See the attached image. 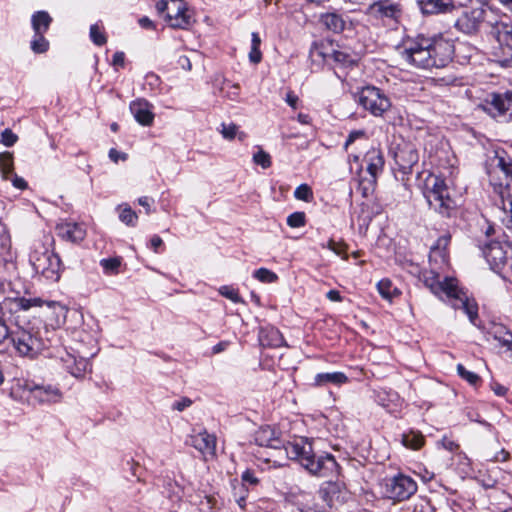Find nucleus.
Listing matches in <instances>:
<instances>
[{
    "instance_id": "nucleus-1",
    "label": "nucleus",
    "mask_w": 512,
    "mask_h": 512,
    "mask_svg": "<svg viewBox=\"0 0 512 512\" xmlns=\"http://www.w3.org/2000/svg\"><path fill=\"white\" fill-rule=\"evenodd\" d=\"M398 51L407 64L428 70L446 67L453 59L455 46L454 41L443 33H419L407 37Z\"/></svg>"
},
{
    "instance_id": "nucleus-2",
    "label": "nucleus",
    "mask_w": 512,
    "mask_h": 512,
    "mask_svg": "<svg viewBox=\"0 0 512 512\" xmlns=\"http://www.w3.org/2000/svg\"><path fill=\"white\" fill-rule=\"evenodd\" d=\"M286 457L298 461L310 474L330 477L339 473V465L329 453L316 454L308 438L299 437L286 446Z\"/></svg>"
},
{
    "instance_id": "nucleus-3",
    "label": "nucleus",
    "mask_w": 512,
    "mask_h": 512,
    "mask_svg": "<svg viewBox=\"0 0 512 512\" xmlns=\"http://www.w3.org/2000/svg\"><path fill=\"white\" fill-rule=\"evenodd\" d=\"M424 285L437 296L444 294L454 309H462L472 324H476L478 318V305L474 299L469 298L467 292L458 286L455 278L445 277L441 280L440 275L430 271L424 274Z\"/></svg>"
},
{
    "instance_id": "nucleus-4",
    "label": "nucleus",
    "mask_w": 512,
    "mask_h": 512,
    "mask_svg": "<svg viewBox=\"0 0 512 512\" xmlns=\"http://www.w3.org/2000/svg\"><path fill=\"white\" fill-rule=\"evenodd\" d=\"M18 355L33 359L43 350L47 349L50 340L42 336L41 331L34 326L27 327L17 325L11 330L8 339Z\"/></svg>"
},
{
    "instance_id": "nucleus-5",
    "label": "nucleus",
    "mask_w": 512,
    "mask_h": 512,
    "mask_svg": "<svg viewBox=\"0 0 512 512\" xmlns=\"http://www.w3.org/2000/svg\"><path fill=\"white\" fill-rule=\"evenodd\" d=\"M423 194L429 207L443 217H451L456 209V202L450 197L445 180L439 176L427 177Z\"/></svg>"
},
{
    "instance_id": "nucleus-6",
    "label": "nucleus",
    "mask_w": 512,
    "mask_h": 512,
    "mask_svg": "<svg viewBox=\"0 0 512 512\" xmlns=\"http://www.w3.org/2000/svg\"><path fill=\"white\" fill-rule=\"evenodd\" d=\"M489 14L483 5L463 7L454 22V28L464 35L478 36L486 30Z\"/></svg>"
},
{
    "instance_id": "nucleus-7",
    "label": "nucleus",
    "mask_w": 512,
    "mask_h": 512,
    "mask_svg": "<svg viewBox=\"0 0 512 512\" xmlns=\"http://www.w3.org/2000/svg\"><path fill=\"white\" fill-rule=\"evenodd\" d=\"M160 14L165 13V20L172 28L187 29L192 24V17L183 0H160L156 3Z\"/></svg>"
},
{
    "instance_id": "nucleus-8",
    "label": "nucleus",
    "mask_w": 512,
    "mask_h": 512,
    "mask_svg": "<svg viewBox=\"0 0 512 512\" xmlns=\"http://www.w3.org/2000/svg\"><path fill=\"white\" fill-rule=\"evenodd\" d=\"M357 101L366 111L375 117H381L391 107L388 96L375 86L363 87L357 95Z\"/></svg>"
},
{
    "instance_id": "nucleus-9",
    "label": "nucleus",
    "mask_w": 512,
    "mask_h": 512,
    "mask_svg": "<svg viewBox=\"0 0 512 512\" xmlns=\"http://www.w3.org/2000/svg\"><path fill=\"white\" fill-rule=\"evenodd\" d=\"M30 261L36 273H40L51 281L59 280L62 262L57 253L48 250L40 254L35 253L31 256Z\"/></svg>"
},
{
    "instance_id": "nucleus-10",
    "label": "nucleus",
    "mask_w": 512,
    "mask_h": 512,
    "mask_svg": "<svg viewBox=\"0 0 512 512\" xmlns=\"http://www.w3.org/2000/svg\"><path fill=\"white\" fill-rule=\"evenodd\" d=\"M309 55L314 62L332 59L340 67H351L356 64V59L349 52L332 49L324 43L314 42L310 48Z\"/></svg>"
},
{
    "instance_id": "nucleus-11",
    "label": "nucleus",
    "mask_w": 512,
    "mask_h": 512,
    "mask_svg": "<svg viewBox=\"0 0 512 512\" xmlns=\"http://www.w3.org/2000/svg\"><path fill=\"white\" fill-rule=\"evenodd\" d=\"M417 491V483L410 476L398 474L388 480L386 484V494L389 499L394 501H404L409 499Z\"/></svg>"
},
{
    "instance_id": "nucleus-12",
    "label": "nucleus",
    "mask_w": 512,
    "mask_h": 512,
    "mask_svg": "<svg viewBox=\"0 0 512 512\" xmlns=\"http://www.w3.org/2000/svg\"><path fill=\"white\" fill-rule=\"evenodd\" d=\"M393 157L401 173H412L413 167L419 161V153L416 145L409 141L398 143L393 150Z\"/></svg>"
},
{
    "instance_id": "nucleus-13",
    "label": "nucleus",
    "mask_w": 512,
    "mask_h": 512,
    "mask_svg": "<svg viewBox=\"0 0 512 512\" xmlns=\"http://www.w3.org/2000/svg\"><path fill=\"white\" fill-rule=\"evenodd\" d=\"M487 110L500 121H512V92L492 93L491 100L487 102Z\"/></svg>"
},
{
    "instance_id": "nucleus-14",
    "label": "nucleus",
    "mask_w": 512,
    "mask_h": 512,
    "mask_svg": "<svg viewBox=\"0 0 512 512\" xmlns=\"http://www.w3.org/2000/svg\"><path fill=\"white\" fill-rule=\"evenodd\" d=\"M255 443L260 447L277 450L286 455V446L290 443L281 439L280 432L270 426L260 427L254 435Z\"/></svg>"
},
{
    "instance_id": "nucleus-15",
    "label": "nucleus",
    "mask_w": 512,
    "mask_h": 512,
    "mask_svg": "<svg viewBox=\"0 0 512 512\" xmlns=\"http://www.w3.org/2000/svg\"><path fill=\"white\" fill-rule=\"evenodd\" d=\"M366 13L376 19L398 21L402 15V6L392 0H377L368 6Z\"/></svg>"
},
{
    "instance_id": "nucleus-16",
    "label": "nucleus",
    "mask_w": 512,
    "mask_h": 512,
    "mask_svg": "<svg viewBox=\"0 0 512 512\" xmlns=\"http://www.w3.org/2000/svg\"><path fill=\"white\" fill-rule=\"evenodd\" d=\"M26 387L32 398L37 400L39 403H57L61 401L63 396L60 388L52 384L32 383L27 384Z\"/></svg>"
},
{
    "instance_id": "nucleus-17",
    "label": "nucleus",
    "mask_w": 512,
    "mask_h": 512,
    "mask_svg": "<svg viewBox=\"0 0 512 512\" xmlns=\"http://www.w3.org/2000/svg\"><path fill=\"white\" fill-rule=\"evenodd\" d=\"M363 162L366 164V170L371 177L370 184L373 185L384 169L383 152L379 148L372 147L365 153Z\"/></svg>"
},
{
    "instance_id": "nucleus-18",
    "label": "nucleus",
    "mask_w": 512,
    "mask_h": 512,
    "mask_svg": "<svg viewBox=\"0 0 512 512\" xmlns=\"http://www.w3.org/2000/svg\"><path fill=\"white\" fill-rule=\"evenodd\" d=\"M64 369L75 378H83L90 367L88 358L65 352L61 356Z\"/></svg>"
},
{
    "instance_id": "nucleus-19",
    "label": "nucleus",
    "mask_w": 512,
    "mask_h": 512,
    "mask_svg": "<svg viewBox=\"0 0 512 512\" xmlns=\"http://www.w3.org/2000/svg\"><path fill=\"white\" fill-rule=\"evenodd\" d=\"M130 111L142 126H151L154 121L153 105L146 99H136L130 103Z\"/></svg>"
},
{
    "instance_id": "nucleus-20",
    "label": "nucleus",
    "mask_w": 512,
    "mask_h": 512,
    "mask_svg": "<svg viewBox=\"0 0 512 512\" xmlns=\"http://www.w3.org/2000/svg\"><path fill=\"white\" fill-rule=\"evenodd\" d=\"M482 253L493 269L501 268L507 259V252L499 241H490L482 248Z\"/></svg>"
},
{
    "instance_id": "nucleus-21",
    "label": "nucleus",
    "mask_w": 512,
    "mask_h": 512,
    "mask_svg": "<svg viewBox=\"0 0 512 512\" xmlns=\"http://www.w3.org/2000/svg\"><path fill=\"white\" fill-rule=\"evenodd\" d=\"M57 235L68 242L79 243L86 237V229L76 222H63L56 226Z\"/></svg>"
},
{
    "instance_id": "nucleus-22",
    "label": "nucleus",
    "mask_w": 512,
    "mask_h": 512,
    "mask_svg": "<svg viewBox=\"0 0 512 512\" xmlns=\"http://www.w3.org/2000/svg\"><path fill=\"white\" fill-rule=\"evenodd\" d=\"M187 443L202 454L215 455L216 437L213 434H209L206 430L191 435Z\"/></svg>"
},
{
    "instance_id": "nucleus-23",
    "label": "nucleus",
    "mask_w": 512,
    "mask_h": 512,
    "mask_svg": "<svg viewBox=\"0 0 512 512\" xmlns=\"http://www.w3.org/2000/svg\"><path fill=\"white\" fill-rule=\"evenodd\" d=\"M423 15L450 13L455 9L453 0H416Z\"/></svg>"
},
{
    "instance_id": "nucleus-24",
    "label": "nucleus",
    "mask_w": 512,
    "mask_h": 512,
    "mask_svg": "<svg viewBox=\"0 0 512 512\" xmlns=\"http://www.w3.org/2000/svg\"><path fill=\"white\" fill-rule=\"evenodd\" d=\"M451 241V235L449 233L441 235L436 242L431 246L429 260L436 264H447L448 262V251L447 247Z\"/></svg>"
},
{
    "instance_id": "nucleus-25",
    "label": "nucleus",
    "mask_w": 512,
    "mask_h": 512,
    "mask_svg": "<svg viewBox=\"0 0 512 512\" xmlns=\"http://www.w3.org/2000/svg\"><path fill=\"white\" fill-rule=\"evenodd\" d=\"M259 342L263 347L279 348L287 346L282 333L273 326L260 329Z\"/></svg>"
},
{
    "instance_id": "nucleus-26",
    "label": "nucleus",
    "mask_w": 512,
    "mask_h": 512,
    "mask_svg": "<svg viewBox=\"0 0 512 512\" xmlns=\"http://www.w3.org/2000/svg\"><path fill=\"white\" fill-rule=\"evenodd\" d=\"M319 22L325 27V29L336 34L342 33L346 26V21L343 15L336 11L320 14Z\"/></svg>"
},
{
    "instance_id": "nucleus-27",
    "label": "nucleus",
    "mask_w": 512,
    "mask_h": 512,
    "mask_svg": "<svg viewBox=\"0 0 512 512\" xmlns=\"http://www.w3.org/2000/svg\"><path fill=\"white\" fill-rule=\"evenodd\" d=\"M491 165L498 168L506 177L512 180V158L505 150H497L490 158Z\"/></svg>"
},
{
    "instance_id": "nucleus-28",
    "label": "nucleus",
    "mask_w": 512,
    "mask_h": 512,
    "mask_svg": "<svg viewBox=\"0 0 512 512\" xmlns=\"http://www.w3.org/2000/svg\"><path fill=\"white\" fill-rule=\"evenodd\" d=\"M347 382H348V377L343 372L318 373L314 377V385L315 386H324L327 384L341 386Z\"/></svg>"
},
{
    "instance_id": "nucleus-29",
    "label": "nucleus",
    "mask_w": 512,
    "mask_h": 512,
    "mask_svg": "<svg viewBox=\"0 0 512 512\" xmlns=\"http://www.w3.org/2000/svg\"><path fill=\"white\" fill-rule=\"evenodd\" d=\"M401 444L411 450H419L425 443V437L423 434L414 429H410L407 432L399 435Z\"/></svg>"
},
{
    "instance_id": "nucleus-30",
    "label": "nucleus",
    "mask_w": 512,
    "mask_h": 512,
    "mask_svg": "<svg viewBox=\"0 0 512 512\" xmlns=\"http://www.w3.org/2000/svg\"><path fill=\"white\" fill-rule=\"evenodd\" d=\"M52 18L46 11H37L31 17L34 33H46L51 25Z\"/></svg>"
},
{
    "instance_id": "nucleus-31",
    "label": "nucleus",
    "mask_w": 512,
    "mask_h": 512,
    "mask_svg": "<svg viewBox=\"0 0 512 512\" xmlns=\"http://www.w3.org/2000/svg\"><path fill=\"white\" fill-rule=\"evenodd\" d=\"M489 334L497 340L501 346L512 351V332L503 325H494Z\"/></svg>"
},
{
    "instance_id": "nucleus-32",
    "label": "nucleus",
    "mask_w": 512,
    "mask_h": 512,
    "mask_svg": "<svg viewBox=\"0 0 512 512\" xmlns=\"http://www.w3.org/2000/svg\"><path fill=\"white\" fill-rule=\"evenodd\" d=\"M377 290L384 299L389 301L400 294L398 288L394 287L391 280L387 278L382 279L377 283Z\"/></svg>"
},
{
    "instance_id": "nucleus-33",
    "label": "nucleus",
    "mask_w": 512,
    "mask_h": 512,
    "mask_svg": "<svg viewBox=\"0 0 512 512\" xmlns=\"http://www.w3.org/2000/svg\"><path fill=\"white\" fill-rule=\"evenodd\" d=\"M497 62L505 68H512V45H499L498 51L495 53Z\"/></svg>"
},
{
    "instance_id": "nucleus-34",
    "label": "nucleus",
    "mask_w": 512,
    "mask_h": 512,
    "mask_svg": "<svg viewBox=\"0 0 512 512\" xmlns=\"http://www.w3.org/2000/svg\"><path fill=\"white\" fill-rule=\"evenodd\" d=\"M261 38L257 32L251 34V50L249 52V60L253 64H258L262 60V53L260 51Z\"/></svg>"
},
{
    "instance_id": "nucleus-35",
    "label": "nucleus",
    "mask_w": 512,
    "mask_h": 512,
    "mask_svg": "<svg viewBox=\"0 0 512 512\" xmlns=\"http://www.w3.org/2000/svg\"><path fill=\"white\" fill-rule=\"evenodd\" d=\"M44 301L41 298L18 297L11 301V304L19 310H28L31 307H41Z\"/></svg>"
},
{
    "instance_id": "nucleus-36",
    "label": "nucleus",
    "mask_w": 512,
    "mask_h": 512,
    "mask_svg": "<svg viewBox=\"0 0 512 512\" xmlns=\"http://www.w3.org/2000/svg\"><path fill=\"white\" fill-rule=\"evenodd\" d=\"M120 213L119 219L127 226L135 227L138 220V215L131 207L127 204L119 206Z\"/></svg>"
},
{
    "instance_id": "nucleus-37",
    "label": "nucleus",
    "mask_w": 512,
    "mask_h": 512,
    "mask_svg": "<svg viewBox=\"0 0 512 512\" xmlns=\"http://www.w3.org/2000/svg\"><path fill=\"white\" fill-rule=\"evenodd\" d=\"M509 23L504 21H491L489 19V24L486 26V32L494 38L498 43L500 42L502 36L504 35V30L507 29Z\"/></svg>"
},
{
    "instance_id": "nucleus-38",
    "label": "nucleus",
    "mask_w": 512,
    "mask_h": 512,
    "mask_svg": "<svg viewBox=\"0 0 512 512\" xmlns=\"http://www.w3.org/2000/svg\"><path fill=\"white\" fill-rule=\"evenodd\" d=\"M45 33H34L30 43L31 50L36 54L45 53L49 49V41L44 37Z\"/></svg>"
},
{
    "instance_id": "nucleus-39",
    "label": "nucleus",
    "mask_w": 512,
    "mask_h": 512,
    "mask_svg": "<svg viewBox=\"0 0 512 512\" xmlns=\"http://www.w3.org/2000/svg\"><path fill=\"white\" fill-rule=\"evenodd\" d=\"M220 132L222 136L227 140H233L236 136H238L239 140L241 141L246 138V134L244 132H238V126L234 123H222Z\"/></svg>"
},
{
    "instance_id": "nucleus-40",
    "label": "nucleus",
    "mask_w": 512,
    "mask_h": 512,
    "mask_svg": "<svg viewBox=\"0 0 512 512\" xmlns=\"http://www.w3.org/2000/svg\"><path fill=\"white\" fill-rule=\"evenodd\" d=\"M0 171L5 179H8V175L13 172V157L9 152L0 154Z\"/></svg>"
},
{
    "instance_id": "nucleus-41",
    "label": "nucleus",
    "mask_w": 512,
    "mask_h": 512,
    "mask_svg": "<svg viewBox=\"0 0 512 512\" xmlns=\"http://www.w3.org/2000/svg\"><path fill=\"white\" fill-rule=\"evenodd\" d=\"M89 35L91 41L97 46H103L107 42L105 33L97 23L90 26Z\"/></svg>"
},
{
    "instance_id": "nucleus-42",
    "label": "nucleus",
    "mask_w": 512,
    "mask_h": 512,
    "mask_svg": "<svg viewBox=\"0 0 512 512\" xmlns=\"http://www.w3.org/2000/svg\"><path fill=\"white\" fill-rule=\"evenodd\" d=\"M253 277L263 283H273L278 276L267 268H259L253 272Z\"/></svg>"
},
{
    "instance_id": "nucleus-43",
    "label": "nucleus",
    "mask_w": 512,
    "mask_h": 512,
    "mask_svg": "<svg viewBox=\"0 0 512 512\" xmlns=\"http://www.w3.org/2000/svg\"><path fill=\"white\" fill-rule=\"evenodd\" d=\"M502 205V215L500 216L501 222L506 228L512 229V201L506 202L502 200Z\"/></svg>"
},
{
    "instance_id": "nucleus-44",
    "label": "nucleus",
    "mask_w": 512,
    "mask_h": 512,
    "mask_svg": "<svg viewBox=\"0 0 512 512\" xmlns=\"http://www.w3.org/2000/svg\"><path fill=\"white\" fill-rule=\"evenodd\" d=\"M456 369L458 375L473 386L477 385L481 380L478 374L468 371L462 364H458Z\"/></svg>"
},
{
    "instance_id": "nucleus-45",
    "label": "nucleus",
    "mask_w": 512,
    "mask_h": 512,
    "mask_svg": "<svg viewBox=\"0 0 512 512\" xmlns=\"http://www.w3.org/2000/svg\"><path fill=\"white\" fill-rule=\"evenodd\" d=\"M223 96L230 100L236 101L240 95V86L238 84H231L230 82H224V86L221 88Z\"/></svg>"
},
{
    "instance_id": "nucleus-46",
    "label": "nucleus",
    "mask_w": 512,
    "mask_h": 512,
    "mask_svg": "<svg viewBox=\"0 0 512 512\" xmlns=\"http://www.w3.org/2000/svg\"><path fill=\"white\" fill-rule=\"evenodd\" d=\"M306 224V215L304 212H294L287 217V225L291 228H300Z\"/></svg>"
},
{
    "instance_id": "nucleus-47",
    "label": "nucleus",
    "mask_w": 512,
    "mask_h": 512,
    "mask_svg": "<svg viewBox=\"0 0 512 512\" xmlns=\"http://www.w3.org/2000/svg\"><path fill=\"white\" fill-rule=\"evenodd\" d=\"M253 162L256 165L261 166L263 169L269 168L272 164L271 156L262 149L253 155Z\"/></svg>"
},
{
    "instance_id": "nucleus-48",
    "label": "nucleus",
    "mask_w": 512,
    "mask_h": 512,
    "mask_svg": "<svg viewBox=\"0 0 512 512\" xmlns=\"http://www.w3.org/2000/svg\"><path fill=\"white\" fill-rule=\"evenodd\" d=\"M217 505V500L215 497L210 495H205L198 503V509L200 512H214V509Z\"/></svg>"
},
{
    "instance_id": "nucleus-49",
    "label": "nucleus",
    "mask_w": 512,
    "mask_h": 512,
    "mask_svg": "<svg viewBox=\"0 0 512 512\" xmlns=\"http://www.w3.org/2000/svg\"><path fill=\"white\" fill-rule=\"evenodd\" d=\"M294 197L298 200L309 202L313 198L312 189L307 184H301L295 189Z\"/></svg>"
},
{
    "instance_id": "nucleus-50",
    "label": "nucleus",
    "mask_w": 512,
    "mask_h": 512,
    "mask_svg": "<svg viewBox=\"0 0 512 512\" xmlns=\"http://www.w3.org/2000/svg\"><path fill=\"white\" fill-rule=\"evenodd\" d=\"M120 264L121 263L118 258H104L100 261V265L106 273L116 272Z\"/></svg>"
},
{
    "instance_id": "nucleus-51",
    "label": "nucleus",
    "mask_w": 512,
    "mask_h": 512,
    "mask_svg": "<svg viewBox=\"0 0 512 512\" xmlns=\"http://www.w3.org/2000/svg\"><path fill=\"white\" fill-rule=\"evenodd\" d=\"M220 294L234 303H240L242 301L238 291L230 286H222L219 290Z\"/></svg>"
},
{
    "instance_id": "nucleus-52",
    "label": "nucleus",
    "mask_w": 512,
    "mask_h": 512,
    "mask_svg": "<svg viewBox=\"0 0 512 512\" xmlns=\"http://www.w3.org/2000/svg\"><path fill=\"white\" fill-rule=\"evenodd\" d=\"M18 140V136L11 129H5L0 136V142L6 147L13 146Z\"/></svg>"
},
{
    "instance_id": "nucleus-53",
    "label": "nucleus",
    "mask_w": 512,
    "mask_h": 512,
    "mask_svg": "<svg viewBox=\"0 0 512 512\" xmlns=\"http://www.w3.org/2000/svg\"><path fill=\"white\" fill-rule=\"evenodd\" d=\"M358 139H364V140L368 139L367 133L365 130L360 129V130L351 131L345 141L344 147L347 149L349 145L353 144Z\"/></svg>"
},
{
    "instance_id": "nucleus-54",
    "label": "nucleus",
    "mask_w": 512,
    "mask_h": 512,
    "mask_svg": "<svg viewBox=\"0 0 512 512\" xmlns=\"http://www.w3.org/2000/svg\"><path fill=\"white\" fill-rule=\"evenodd\" d=\"M193 401L189 397H182L179 400H176L171 408L172 410H176L179 412L184 411L186 408L190 407L192 405Z\"/></svg>"
},
{
    "instance_id": "nucleus-55",
    "label": "nucleus",
    "mask_w": 512,
    "mask_h": 512,
    "mask_svg": "<svg viewBox=\"0 0 512 512\" xmlns=\"http://www.w3.org/2000/svg\"><path fill=\"white\" fill-rule=\"evenodd\" d=\"M242 482L248 483L250 485H257L259 483V479L256 477L254 471L247 469L242 473L241 476Z\"/></svg>"
},
{
    "instance_id": "nucleus-56",
    "label": "nucleus",
    "mask_w": 512,
    "mask_h": 512,
    "mask_svg": "<svg viewBox=\"0 0 512 512\" xmlns=\"http://www.w3.org/2000/svg\"><path fill=\"white\" fill-rule=\"evenodd\" d=\"M11 330L8 329V326L4 319L0 316V345H2L9 337Z\"/></svg>"
},
{
    "instance_id": "nucleus-57",
    "label": "nucleus",
    "mask_w": 512,
    "mask_h": 512,
    "mask_svg": "<svg viewBox=\"0 0 512 512\" xmlns=\"http://www.w3.org/2000/svg\"><path fill=\"white\" fill-rule=\"evenodd\" d=\"M325 494L333 498L337 492L340 491V485L336 482H327V486L322 490Z\"/></svg>"
},
{
    "instance_id": "nucleus-58",
    "label": "nucleus",
    "mask_w": 512,
    "mask_h": 512,
    "mask_svg": "<svg viewBox=\"0 0 512 512\" xmlns=\"http://www.w3.org/2000/svg\"><path fill=\"white\" fill-rule=\"evenodd\" d=\"M512 45V24H508L507 29L504 30V35L502 36L499 45Z\"/></svg>"
},
{
    "instance_id": "nucleus-59",
    "label": "nucleus",
    "mask_w": 512,
    "mask_h": 512,
    "mask_svg": "<svg viewBox=\"0 0 512 512\" xmlns=\"http://www.w3.org/2000/svg\"><path fill=\"white\" fill-rule=\"evenodd\" d=\"M285 101L290 107L296 109L299 98L293 91H288L285 97Z\"/></svg>"
},
{
    "instance_id": "nucleus-60",
    "label": "nucleus",
    "mask_w": 512,
    "mask_h": 512,
    "mask_svg": "<svg viewBox=\"0 0 512 512\" xmlns=\"http://www.w3.org/2000/svg\"><path fill=\"white\" fill-rule=\"evenodd\" d=\"M112 64L114 66L124 67L125 65V54L124 52H115L112 58Z\"/></svg>"
},
{
    "instance_id": "nucleus-61",
    "label": "nucleus",
    "mask_w": 512,
    "mask_h": 512,
    "mask_svg": "<svg viewBox=\"0 0 512 512\" xmlns=\"http://www.w3.org/2000/svg\"><path fill=\"white\" fill-rule=\"evenodd\" d=\"M509 452L505 449H501L499 452H497L494 457L491 459L492 462H505L509 459Z\"/></svg>"
},
{
    "instance_id": "nucleus-62",
    "label": "nucleus",
    "mask_w": 512,
    "mask_h": 512,
    "mask_svg": "<svg viewBox=\"0 0 512 512\" xmlns=\"http://www.w3.org/2000/svg\"><path fill=\"white\" fill-rule=\"evenodd\" d=\"M109 158L113 161V162H118L119 159H122V160H126L127 158V155L125 153H122V152H119L118 150H116L115 148H111L109 150Z\"/></svg>"
},
{
    "instance_id": "nucleus-63",
    "label": "nucleus",
    "mask_w": 512,
    "mask_h": 512,
    "mask_svg": "<svg viewBox=\"0 0 512 512\" xmlns=\"http://www.w3.org/2000/svg\"><path fill=\"white\" fill-rule=\"evenodd\" d=\"M12 184L15 188L21 190L27 187V182L23 178L17 176L16 174L13 175Z\"/></svg>"
},
{
    "instance_id": "nucleus-64",
    "label": "nucleus",
    "mask_w": 512,
    "mask_h": 512,
    "mask_svg": "<svg viewBox=\"0 0 512 512\" xmlns=\"http://www.w3.org/2000/svg\"><path fill=\"white\" fill-rule=\"evenodd\" d=\"M151 248L154 250V252L158 253L159 248L163 245V240L160 236L154 235L150 240Z\"/></svg>"
}]
</instances>
